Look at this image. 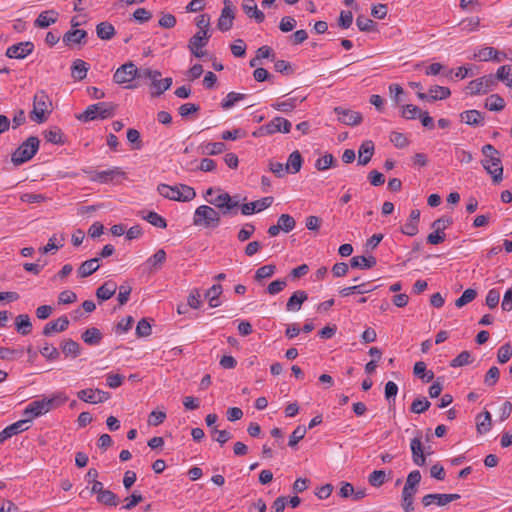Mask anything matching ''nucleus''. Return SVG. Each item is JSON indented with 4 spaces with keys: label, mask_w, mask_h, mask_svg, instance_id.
Returning a JSON list of instances; mask_svg holds the SVG:
<instances>
[{
    "label": "nucleus",
    "mask_w": 512,
    "mask_h": 512,
    "mask_svg": "<svg viewBox=\"0 0 512 512\" xmlns=\"http://www.w3.org/2000/svg\"><path fill=\"white\" fill-rule=\"evenodd\" d=\"M68 400L64 393L58 392L50 398H42L30 402L23 411V415L30 419V423L34 418L42 416L52 409L63 405Z\"/></svg>",
    "instance_id": "1"
},
{
    "label": "nucleus",
    "mask_w": 512,
    "mask_h": 512,
    "mask_svg": "<svg viewBox=\"0 0 512 512\" xmlns=\"http://www.w3.org/2000/svg\"><path fill=\"white\" fill-rule=\"evenodd\" d=\"M117 105L113 102H98L89 105L84 112L77 114L76 118L81 122H89L96 119H109L116 113Z\"/></svg>",
    "instance_id": "2"
},
{
    "label": "nucleus",
    "mask_w": 512,
    "mask_h": 512,
    "mask_svg": "<svg viewBox=\"0 0 512 512\" xmlns=\"http://www.w3.org/2000/svg\"><path fill=\"white\" fill-rule=\"evenodd\" d=\"M52 101L44 90L38 91L33 98V109L29 114L32 121L41 124L47 120L51 113Z\"/></svg>",
    "instance_id": "3"
},
{
    "label": "nucleus",
    "mask_w": 512,
    "mask_h": 512,
    "mask_svg": "<svg viewBox=\"0 0 512 512\" xmlns=\"http://www.w3.org/2000/svg\"><path fill=\"white\" fill-rule=\"evenodd\" d=\"M40 141L36 136H30L11 155V162L15 166L22 165L31 160L39 149Z\"/></svg>",
    "instance_id": "4"
},
{
    "label": "nucleus",
    "mask_w": 512,
    "mask_h": 512,
    "mask_svg": "<svg viewBox=\"0 0 512 512\" xmlns=\"http://www.w3.org/2000/svg\"><path fill=\"white\" fill-rule=\"evenodd\" d=\"M221 221L220 212L208 205L199 206L193 217V224L204 228H216Z\"/></svg>",
    "instance_id": "5"
},
{
    "label": "nucleus",
    "mask_w": 512,
    "mask_h": 512,
    "mask_svg": "<svg viewBox=\"0 0 512 512\" xmlns=\"http://www.w3.org/2000/svg\"><path fill=\"white\" fill-rule=\"evenodd\" d=\"M84 173L90 175V180L101 184H118L121 178H126V173L120 167H113L104 171L84 169Z\"/></svg>",
    "instance_id": "6"
},
{
    "label": "nucleus",
    "mask_w": 512,
    "mask_h": 512,
    "mask_svg": "<svg viewBox=\"0 0 512 512\" xmlns=\"http://www.w3.org/2000/svg\"><path fill=\"white\" fill-rule=\"evenodd\" d=\"M210 38V31H197L189 39L187 48L193 56L196 58H202L206 55V51H204L203 48L207 46Z\"/></svg>",
    "instance_id": "7"
},
{
    "label": "nucleus",
    "mask_w": 512,
    "mask_h": 512,
    "mask_svg": "<svg viewBox=\"0 0 512 512\" xmlns=\"http://www.w3.org/2000/svg\"><path fill=\"white\" fill-rule=\"evenodd\" d=\"M496 85L494 75L488 74L470 81L466 89L471 95H482L492 91Z\"/></svg>",
    "instance_id": "8"
},
{
    "label": "nucleus",
    "mask_w": 512,
    "mask_h": 512,
    "mask_svg": "<svg viewBox=\"0 0 512 512\" xmlns=\"http://www.w3.org/2000/svg\"><path fill=\"white\" fill-rule=\"evenodd\" d=\"M223 5L224 6L217 22V28L222 32H226L233 26V21L235 19V6L231 0H224Z\"/></svg>",
    "instance_id": "9"
},
{
    "label": "nucleus",
    "mask_w": 512,
    "mask_h": 512,
    "mask_svg": "<svg viewBox=\"0 0 512 512\" xmlns=\"http://www.w3.org/2000/svg\"><path fill=\"white\" fill-rule=\"evenodd\" d=\"M77 397L83 402L97 404L110 399V393L100 389L87 388L78 391Z\"/></svg>",
    "instance_id": "10"
},
{
    "label": "nucleus",
    "mask_w": 512,
    "mask_h": 512,
    "mask_svg": "<svg viewBox=\"0 0 512 512\" xmlns=\"http://www.w3.org/2000/svg\"><path fill=\"white\" fill-rule=\"evenodd\" d=\"M483 168L491 175L495 184H499L503 179V166L499 156L481 161Z\"/></svg>",
    "instance_id": "11"
},
{
    "label": "nucleus",
    "mask_w": 512,
    "mask_h": 512,
    "mask_svg": "<svg viewBox=\"0 0 512 512\" xmlns=\"http://www.w3.org/2000/svg\"><path fill=\"white\" fill-rule=\"evenodd\" d=\"M137 66L133 62H127L121 65L113 75V80L117 84H124L136 79Z\"/></svg>",
    "instance_id": "12"
},
{
    "label": "nucleus",
    "mask_w": 512,
    "mask_h": 512,
    "mask_svg": "<svg viewBox=\"0 0 512 512\" xmlns=\"http://www.w3.org/2000/svg\"><path fill=\"white\" fill-rule=\"evenodd\" d=\"M34 51V44L31 41L19 42L9 46L6 50V57L11 59H24Z\"/></svg>",
    "instance_id": "13"
},
{
    "label": "nucleus",
    "mask_w": 512,
    "mask_h": 512,
    "mask_svg": "<svg viewBox=\"0 0 512 512\" xmlns=\"http://www.w3.org/2000/svg\"><path fill=\"white\" fill-rule=\"evenodd\" d=\"M334 112L339 116L338 120L341 123L349 126L359 125L363 119L361 113L342 107L334 108Z\"/></svg>",
    "instance_id": "14"
},
{
    "label": "nucleus",
    "mask_w": 512,
    "mask_h": 512,
    "mask_svg": "<svg viewBox=\"0 0 512 512\" xmlns=\"http://www.w3.org/2000/svg\"><path fill=\"white\" fill-rule=\"evenodd\" d=\"M273 201H274V198L271 196H268V197H264L257 201L243 204V205H241V213L243 215H250L255 212H261L262 210L270 207L272 205Z\"/></svg>",
    "instance_id": "15"
},
{
    "label": "nucleus",
    "mask_w": 512,
    "mask_h": 512,
    "mask_svg": "<svg viewBox=\"0 0 512 512\" xmlns=\"http://www.w3.org/2000/svg\"><path fill=\"white\" fill-rule=\"evenodd\" d=\"M166 261V252L164 249H158L152 256H150L143 267L148 273H154L162 268Z\"/></svg>",
    "instance_id": "16"
},
{
    "label": "nucleus",
    "mask_w": 512,
    "mask_h": 512,
    "mask_svg": "<svg viewBox=\"0 0 512 512\" xmlns=\"http://www.w3.org/2000/svg\"><path fill=\"white\" fill-rule=\"evenodd\" d=\"M412 460L417 466H424L426 463V457L423 452L422 442H421V432H417V436H415L410 443Z\"/></svg>",
    "instance_id": "17"
},
{
    "label": "nucleus",
    "mask_w": 512,
    "mask_h": 512,
    "mask_svg": "<svg viewBox=\"0 0 512 512\" xmlns=\"http://www.w3.org/2000/svg\"><path fill=\"white\" fill-rule=\"evenodd\" d=\"M87 32L83 29H71L63 35V43L66 46L72 47L77 44L86 43Z\"/></svg>",
    "instance_id": "18"
},
{
    "label": "nucleus",
    "mask_w": 512,
    "mask_h": 512,
    "mask_svg": "<svg viewBox=\"0 0 512 512\" xmlns=\"http://www.w3.org/2000/svg\"><path fill=\"white\" fill-rule=\"evenodd\" d=\"M58 18L59 13L56 10H46L38 15L34 21V26L42 29L48 28L50 25L56 23Z\"/></svg>",
    "instance_id": "19"
},
{
    "label": "nucleus",
    "mask_w": 512,
    "mask_h": 512,
    "mask_svg": "<svg viewBox=\"0 0 512 512\" xmlns=\"http://www.w3.org/2000/svg\"><path fill=\"white\" fill-rule=\"evenodd\" d=\"M69 326V319L67 316H61L58 319L47 323L43 328V335L50 336L55 332H63Z\"/></svg>",
    "instance_id": "20"
},
{
    "label": "nucleus",
    "mask_w": 512,
    "mask_h": 512,
    "mask_svg": "<svg viewBox=\"0 0 512 512\" xmlns=\"http://www.w3.org/2000/svg\"><path fill=\"white\" fill-rule=\"evenodd\" d=\"M242 9L249 18H254L257 23H262L265 15L257 7L255 0H243Z\"/></svg>",
    "instance_id": "21"
},
{
    "label": "nucleus",
    "mask_w": 512,
    "mask_h": 512,
    "mask_svg": "<svg viewBox=\"0 0 512 512\" xmlns=\"http://www.w3.org/2000/svg\"><path fill=\"white\" fill-rule=\"evenodd\" d=\"M460 120L470 126L483 125L484 115L478 110H466L460 113Z\"/></svg>",
    "instance_id": "22"
},
{
    "label": "nucleus",
    "mask_w": 512,
    "mask_h": 512,
    "mask_svg": "<svg viewBox=\"0 0 512 512\" xmlns=\"http://www.w3.org/2000/svg\"><path fill=\"white\" fill-rule=\"evenodd\" d=\"M420 220V211L414 209L411 211L408 221L404 224L401 232L408 236H414L418 233V223Z\"/></svg>",
    "instance_id": "23"
},
{
    "label": "nucleus",
    "mask_w": 512,
    "mask_h": 512,
    "mask_svg": "<svg viewBox=\"0 0 512 512\" xmlns=\"http://www.w3.org/2000/svg\"><path fill=\"white\" fill-rule=\"evenodd\" d=\"M374 154V143L371 140L364 141L358 150V165H367Z\"/></svg>",
    "instance_id": "24"
},
{
    "label": "nucleus",
    "mask_w": 512,
    "mask_h": 512,
    "mask_svg": "<svg viewBox=\"0 0 512 512\" xmlns=\"http://www.w3.org/2000/svg\"><path fill=\"white\" fill-rule=\"evenodd\" d=\"M172 82L173 80L171 77H167L164 79L153 78L151 80V96H160L171 87Z\"/></svg>",
    "instance_id": "25"
},
{
    "label": "nucleus",
    "mask_w": 512,
    "mask_h": 512,
    "mask_svg": "<svg viewBox=\"0 0 512 512\" xmlns=\"http://www.w3.org/2000/svg\"><path fill=\"white\" fill-rule=\"evenodd\" d=\"M308 299V295L303 290L295 291L288 299L286 309L288 311H298L301 305Z\"/></svg>",
    "instance_id": "26"
},
{
    "label": "nucleus",
    "mask_w": 512,
    "mask_h": 512,
    "mask_svg": "<svg viewBox=\"0 0 512 512\" xmlns=\"http://www.w3.org/2000/svg\"><path fill=\"white\" fill-rule=\"evenodd\" d=\"M99 257L84 261L78 268L77 273L80 278H85L96 272L99 268Z\"/></svg>",
    "instance_id": "27"
},
{
    "label": "nucleus",
    "mask_w": 512,
    "mask_h": 512,
    "mask_svg": "<svg viewBox=\"0 0 512 512\" xmlns=\"http://www.w3.org/2000/svg\"><path fill=\"white\" fill-rule=\"evenodd\" d=\"M89 65L81 59H76L71 66V76L74 80L81 81L86 78Z\"/></svg>",
    "instance_id": "28"
},
{
    "label": "nucleus",
    "mask_w": 512,
    "mask_h": 512,
    "mask_svg": "<svg viewBox=\"0 0 512 512\" xmlns=\"http://www.w3.org/2000/svg\"><path fill=\"white\" fill-rule=\"evenodd\" d=\"M499 51L493 47H484L479 49L478 52L474 54V59H478L480 61H494L501 62L502 58H498Z\"/></svg>",
    "instance_id": "29"
},
{
    "label": "nucleus",
    "mask_w": 512,
    "mask_h": 512,
    "mask_svg": "<svg viewBox=\"0 0 512 512\" xmlns=\"http://www.w3.org/2000/svg\"><path fill=\"white\" fill-rule=\"evenodd\" d=\"M15 329L23 336L31 333L32 323L28 314H20L15 318Z\"/></svg>",
    "instance_id": "30"
},
{
    "label": "nucleus",
    "mask_w": 512,
    "mask_h": 512,
    "mask_svg": "<svg viewBox=\"0 0 512 512\" xmlns=\"http://www.w3.org/2000/svg\"><path fill=\"white\" fill-rule=\"evenodd\" d=\"M377 261L374 256H354L350 260L351 268L370 269L376 265Z\"/></svg>",
    "instance_id": "31"
},
{
    "label": "nucleus",
    "mask_w": 512,
    "mask_h": 512,
    "mask_svg": "<svg viewBox=\"0 0 512 512\" xmlns=\"http://www.w3.org/2000/svg\"><path fill=\"white\" fill-rule=\"evenodd\" d=\"M117 290V285L113 281H106L96 290V296L100 301L109 300Z\"/></svg>",
    "instance_id": "32"
},
{
    "label": "nucleus",
    "mask_w": 512,
    "mask_h": 512,
    "mask_svg": "<svg viewBox=\"0 0 512 512\" xmlns=\"http://www.w3.org/2000/svg\"><path fill=\"white\" fill-rule=\"evenodd\" d=\"M302 163H303V159H302L300 152L298 150L293 151L289 155L288 161L285 165L286 172L291 173V174L298 173L302 167Z\"/></svg>",
    "instance_id": "33"
},
{
    "label": "nucleus",
    "mask_w": 512,
    "mask_h": 512,
    "mask_svg": "<svg viewBox=\"0 0 512 512\" xmlns=\"http://www.w3.org/2000/svg\"><path fill=\"white\" fill-rule=\"evenodd\" d=\"M96 34L97 37L101 40H110L115 36L116 31L114 26L110 22L103 21L97 24Z\"/></svg>",
    "instance_id": "34"
},
{
    "label": "nucleus",
    "mask_w": 512,
    "mask_h": 512,
    "mask_svg": "<svg viewBox=\"0 0 512 512\" xmlns=\"http://www.w3.org/2000/svg\"><path fill=\"white\" fill-rule=\"evenodd\" d=\"M227 147L224 142H209L200 146L201 154L207 156L218 155L226 151Z\"/></svg>",
    "instance_id": "35"
},
{
    "label": "nucleus",
    "mask_w": 512,
    "mask_h": 512,
    "mask_svg": "<svg viewBox=\"0 0 512 512\" xmlns=\"http://www.w3.org/2000/svg\"><path fill=\"white\" fill-rule=\"evenodd\" d=\"M81 338L87 345L94 346L101 342L103 336L98 328L92 327L86 329L82 333Z\"/></svg>",
    "instance_id": "36"
},
{
    "label": "nucleus",
    "mask_w": 512,
    "mask_h": 512,
    "mask_svg": "<svg viewBox=\"0 0 512 512\" xmlns=\"http://www.w3.org/2000/svg\"><path fill=\"white\" fill-rule=\"evenodd\" d=\"M492 426L491 414L489 411H484L476 417V428L479 434H485L490 431Z\"/></svg>",
    "instance_id": "37"
},
{
    "label": "nucleus",
    "mask_w": 512,
    "mask_h": 512,
    "mask_svg": "<svg viewBox=\"0 0 512 512\" xmlns=\"http://www.w3.org/2000/svg\"><path fill=\"white\" fill-rule=\"evenodd\" d=\"M421 502L424 507H428L432 504L443 507L448 504L446 494L444 493L427 494L422 497Z\"/></svg>",
    "instance_id": "38"
},
{
    "label": "nucleus",
    "mask_w": 512,
    "mask_h": 512,
    "mask_svg": "<svg viewBox=\"0 0 512 512\" xmlns=\"http://www.w3.org/2000/svg\"><path fill=\"white\" fill-rule=\"evenodd\" d=\"M305 98L298 100L296 97L289 98L285 101H279L271 104V107L277 111L289 113L293 111L299 102H302Z\"/></svg>",
    "instance_id": "39"
},
{
    "label": "nucleus",
    "mask_w": 512,
    "mask_h": 512,
    "mask_svg": "<svg viewBox=\"0 0 512 512\" xmlns=\"http://www.w3.org/2000/svg\"><path fill=\"white\" fill-rule=\"evenodd\" d=\"M30 428V419H27L26 417L22 420H19L7 427H5V434H8V436L11 438L14 435H17L19 433H22Z\"/></svg>",
    "instance_id": "40"
},
{
    "label": "nucleus",
    "mask_w": 512,
    "mask_h": 512,
    "mask_svg": "<svg viewBox=\"0 0 512 512\" xmlns=\"http://www.w3.org/2000/svg\"><path fill=\"white\" fill-rule=\"evenodd\" d=\"M495 81H502L507 87L512 89V65H503L497 69L494 75Z\"/></svg>",
    "instance_id": "41"
},
{
    "label": "nucleus",
    "mask_w": 512,
    "mask_h": 512,
    "mask_svg": "<svg viewBox=\"0 0 512 512\" xmlns=\"http://www.w3.org/2000/svg\"><path fill=\"white\" fill-rule=\"evenodd\" d=\"M376 288L377 287H370L369 283H361V284H358V285H354V286H351V287H346V288L341 289L340 290V294L343 297H347L350 294H354V293H356V294L369 293V292L374 291Z\"/></svg>",
    "instance_id": "42"
},
{
    "label": "nucleus",
    "mask_w": 512,
    "mask_h": 512,
    "mask_svg": "<svg viewBox=\"0 0 512 512\" xmlns=\"http://www.w3.org/2000/svg\"><path fill=\"white\" fill-rule=\"evenodd\" d=\"M62 352L65 356L78 357L81 353L80 344L72 339H66L61 343Z\"/></svg>",
    "instance_id": "43"
},
{
    "label": "nucleus",
    "mask_w": 512,
    "mask_h": 512,
    "mask_svg": "<svg viewBox=\"0 0 512 512\" xmlns=\"http://www.w3.org/2000/svg\"><path fill=\"white\" fill-rule=\"evenodd\" d=\"M157 191L164 198L179 201V186H169L162 183L158 185Z\"/></svg>",
    "instance_id": "44"
},
{
    "label": "nucleus",
    "mask_w": 512,
    "mask_h": 512,
    "mask_svg": "<svg viewBox=\"0 0 512 512\" xmlns=\"http://www.w3.org/2000/svg\"><path fill=\"white\" fill-rule=\"evenodd\" d=\"M505 107L504 99L498 94H492L486 98L485 108L490 111H501Z\"/></svg>",
    "instance_id": "45"
},
{
    "label": "nucleus",
    "mask_w": 512,
    "mask_h": 512,
    "mask_svg": "<svg viewBox=\"0 0 512 512\" xmlns=\"http://www.w3.org/2000/svg\"><path fill=\"white\" fill-rule=\"evenodd\" d=\"M429 95V101L432 102L448 98L451 95V91L448 87L435 85L429 89Z\"/></svg>",
    "instance_id": "46"
},
{
    "label": "nucleus",
    "mask_w": 512,
    "mask_h": 512,
    "mask_svg": "<svg viewBox=\"0 0 512 512\" xmlns=\"http://www.w3.org/2000/svg\"><path fill=\"white\" fill-rule=\"evenodd\" d=\"M97 501L108 506H117L119 504L117 495L114 492L106 489L99 493L97 496Z\"/></svg>",
    "instance_id": "47"
},
{
    "label": "nucleus",
    "mask_w": 512,
    "mask_h": 512,
    "mask_svg": "<svg viewBox=\"0 0 512 512\" xmlns=\"http://www.w3.org/2000/svg\"><path fill=\"white\" fill-rule=\"evenodd\" d=\"M246 95L243 93L229 92L227 96L221 101V107L224 110L232 108L237 102L244 100Z\"/></svg>",
    "instance_id": "48"
},
{
    "label": "nucleus",
    "mask_w": 512,
    "mask_h": 512,
    "mask_svg": "<svg viewBox=\"0 0 512 512\" xmlns=\"http://www.w3.org/2000/svg\"><path fill=\"white\" fill-rule=\"evenodd\" d=\"M44 137L47 142H50L52 144L59 145L64 143L63 133L61 129H59L58 127H52L49 130L45 131Z\"/></svg>",
    "instance_id": "49"
},
{
    "label": "nucleus",
    "mask_w": 512,
    "mask_h": 512,
    "mask_svg": "<svg viewBox=\"0 0 512 512\" xmlns=\"http://www.w3.org/2000/svg\"><path fill=\"white\" fill-rule=\"evenodd\" d=\"M277 223L280 226V229L285 233L292 231L296 226L294 218L289 214L280 215Z\"/></svg>",
    "instance_id": "50"
},
{
    "label": "nucleus",
    "mask_w": 512,
    "mask_h": 512,
    "mask_svg": "<svg viewBox=\"0 0 512 512\" xmlns=\"http://www.w3.org/2000/svg\"><path fill=\"white\" fill-rule=\"evenodd\" d=\"M143 219H145L147 222H149L151 225L157 228L164 229L167 227L166 219L156 212L150 211L146 216H143Z\"/></svg>",
    "instance_id": "51"
},
{
    "label": "nucleus",
    "mask_w": 512,
    "mask_h": 512,
    "mask_svg": "<svg viewBox=\"0 0 512 512\" xmlns=\"http://www.w3.org/2000/svg\"><path fill=\"white\" fill-rule=\"evenodd\" d=\"M477 296L476 290L472 288L466 289L462 295L455 301V305L458 308L465 306L466 304L472 302Z\"/></svg>",
    "instance_id": "52"
},
{
    "label": "nucleus",
    "mask_w": 512,
    "mask_h": 512,
    "mask_svg": "<svg viewBox=\"0 0 512 512\" xmlns=\"http://www.w3.org/2000/svg\"><path fill=\"white\" fill-rule=\"evenodd\" d=\"M275 271H276L275 265H272V264L264 265L256 270L254 278L256 281L259 282L265 278H269V277L273 276Z\"/></svg>",
    "instance_id": "53"
},
{
    "label": "nucleus",
    "mask_w": 512,
    "mask_h": 512,
    "mask_svg": "<svg viewBox=\"0 0 512 512\" xmlns=\"http://www.w3.org/2000/svg\"><path fill=\"white\" fill-rule=\"evenodd\" d=\"M307 429L305 426L299 425L294 431L291 433L289 437L288 445L294 448L300 440H302L306 435Z\"/></svg>",
    "instance_id": "54"
},
{
    "label": "nucleus",
    "mask_w": 512,
    "mask_h": 512,
    "mask_svg": "<svg viewBox=\"0 0 512 512\" xmlns=\"http://www.w3.org/2000/svg\"><path fill=\"white\" fill-rule=\"evenodd\" d=\"M196 197L195 190L185 184L179 185V201L180 202H188L193 200Z\"/></svg>",
    "instance_id": "55"
},
{
    "label": "nucleus",
    "mask_w": 512,
    "mask_h": 512,
    "mask_svg": "<svg viewBox=\"0 0 512 512\" xmlns=\"http://www.w3.org/2000/svg\"><path fill=\"white\" fill-rule=\"evenodd\" d=\"M40 353L49 361L57 360L60 356L58 349L49 343L44 344V346L40 349Z\"/></svg>",
    "instance_id": "56"
},
{
    "label": "nucleus",
    "mask_w": 512,
    "mask_h": 512,
    "mask_svg": "<svg viewBox=\"0 0 512 512\" xmlns=\"http://www.w3.org/2000/svg\"><path fill=\"white\" fill-rule=\"evenodd\" d=\"M431 403L426 398L415 399L410 407L411 412L421 414L429 409Z\"/></svg>",
    "instance_id": "57"
},
{
    "label": "nucleus",
    "mask_w": 512,
    "mask_h": 512,
    "mask_svg": "<svg viewBox=\"0 0 512 512\" xmlns=\"http://www.w3.org/2000/svg\"><path fill=\"white\" fill-rule=\"evenodd\" d=\"M230 201V195L227 192L221 193L216 198L209 200V203L220 209L224 215V211L227 207V202Z\"/></svg>",
    "instance_id": "58"
},
{
    "label": "nucleus",
    "mask_w": 512,
    "mask_h": 512,
    "mask_svg": "<svg viewBox=\"0 0 512 512\" xmlns=\"http://www.w3.org/2000/svg\"><path fill=\"white\" fill-rule=\"evenodd\" d=\"M421 112L422 111L420 110L419 107L412 105V104H406V105L402 106L401 115L405 119L412 120V119H416L417 117L419 118V114Z\"/></svg>",
    "instance_id": "59"
},
{
    "label": "nucleus",
    "mask_w": 512,
    "mask_h": 512,
    "mask_svg": "<svg viewBox=\"0 0 512 512\" xmlns=\"http://www.w3.org/2000/svg\"><path fill=\"white\" fill-rule=\"evenodd\" d=\"M512 356V347L509 343L503 344L497 352V360L500 364H504L510 360Z\"/></svg>",
    "instance_id": "60"
},
{
    "label": "nucleus",
    "mask_w": 512,
    "mask_h": 512,
    "mask_svg": "<svg viewBox=\"0 0 512 512\" xmlns=\"http://www.w3.org/2000/svg\"><path fill=\"white\" fill-rule=\"evenodd\" d=\"M385 477H386L385 471L375 470L369 475L368 482L373 487H380L384 484Z\"/></svg>",
    "instance_id": "61"
},
{
    "label": "nucleus",
    "mask_w": 512,
    "mask_h": 512,
    "mask_svg": "<svg viewBox=\"0 0 512 512\" xmlns=\"http://www.w3.org/2000/svg\"><path fill=\"white\" fill-rule=\"evenodd\" d=\"M499 376H500V371L498 369V367L496 366H492L486 373L485 375V378H484V383L488 386V387H493L496 385V383L498 382L499 380Z\"/></svg>",
    "instance_id": "62"
},
{
    "label": "nucleus",
    "mask_w": 512,
    "mask_h": 512,
    "mask_svg": "<svg viewBox=\"0 0 512 512\" xmlns=\"http://www.w3.org/2000/svg\"><path fill=\"white\" fill-rule=\"evenodd\" d=\"M334 157L332 154H325L323 157L317 159L315 162V168L319 171H324L329 169L334 164Z\"/></svg>",
    "instance_id": "63"
},
{
    "label": "nucleus",
    "mask_w": 512,
    "mask_h": 512,
    "mask_svg": "<svg viewBox=\"0 0 512 512\" xmlns=\"http://www.w3.org/2000/svg\"><path fill=\"white\" fill-rule=\"evenodd\" d=\"M152 328L150 322L146 318H142L136 326V335L138 337H147L151 334Z\"/></svg>",
    "instance_id": "64"
}]
</instances>
